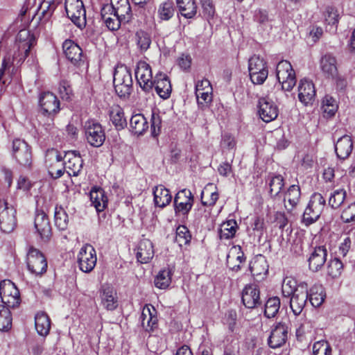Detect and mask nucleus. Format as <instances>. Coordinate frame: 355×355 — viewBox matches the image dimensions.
Here are the masks:
<instances>
[{"mask_svg":"<svg viewBox=\"0 0 355 355\" xmlns=\"http://www.w3.org/2000/svg\"><path fill=\"white\" fill-rule=\"evenodd\" d=\"M114 86L120 97L129 96L132 88V78L130 70L123 64L118 65L114 73Z\"/></svg>","mask_w":355,"mask_h":355,"instance_id":"nucleus-1","label":"nucleus"},{"mask_svg":"<svg viewBox=\"0 0 355 355\" xmlns=\"http://www.w3.org/2000/svg\"><path fill=\"white\" fill-rule=\"evenodd\" d=\"M12 157L22 167L30 168L32 166V149L24 139H15L12 141Z\"/></svg>","mask_w":355,"mask_h":355,"instance_id":"nucleus-2","label":"nucleus"},{"mask_svg":"<svg viewBox=\"0 0 355 355\" xmlns=\"http://www.w3.org/2000/svg\"><path fill=\"white\" fill-rule=\"evenodd\" d=\"M248 71L250 80L254 85H262L268 75L266 62L257 55L249 59Z\"/></svg>","mask_w":355,"mask_h":355,"instance_id":"nucleus-3","label":"nucleus"},{"mask_svg":"<svg viewBox=\"0 0 355 355\" xmlns=\"http://www.w3.org/2000/svg\"><path fill=\"white\" fill-rule=\"evenodd\" d=\"M17 211L5 200H0V230L5 233L12 232L17 226Z\"/></svg>","mask_w":355,"mask_h":355,"instance_id":"nucleus-4","label":"nucleus"},{"mask_svg":"<svg viewBox=\"0 0 355 355\" xmlns=\"http://www.w3.org/2000/svg\"><path fill=\"white\" fill-rule=\"evenodd\" d=\"M276 73L282 89L291 91L296 84L295 73L291 63L286 60L280 61L277 65Z\"/></svg>","mask_w":355,"mask_h":355,"instance_id":"nucleus-5","label":"nucleus"},{"mask_svg":"<svg viewBox=\"0 0 355 355\" xmlns=\"http://www.w3.org/2000/svg\"><path fill=\"white\" fill-rule=\"evenodd\" d=\"M26 263L28 270L36 276L45 273L48 266L44 255L33 247H31L28 251Z\"/></svg>","mask_w":355,"mask_h":355,"instance_id":"nucleus-6","label":"nucleus"},{"mask_svg":"<svg viewBox=\"0 0 355 355\" xmlns=\"http://www.w3.org/2000/svg\"><path fill=\"white\" fill-rule=\"evenodd\" d=\"M62 157L58 150L51 148L46 150L45 164L48 168L49 175L53 179L60 178L64 174V171H66L64 164L62 163Z\"/></svg>","mask_w":355,"mask_h":355,"instance_id":"nucleus-7","label":"nucleus"},{"mask_svg":"<svg viewBox=\"0 0 355 355\" xmlns=\"http://www.w3.org/2000/svg\"><path fill=\"white\" fill-rule=\"evenodd\" d=\"M0 297L2 302L8 307L15 308L19 304V291L10 280L1 282Z\"/></svg>","mask_w":355,"mask_h":355,"instance_id":"nucleus-8","label":"nucleus"},{"mask_svg":"<svg viewBox=\"0 0 355 355\" xmlns=\"http://www.w3.org/2000/svg\"><path fill=\"white\" fill-rule=\"evenodd\" d=\"M85 133L87 141L93 147L101 146L105 140L102 125L94 121H87L85 123Z\"/></svg>","mask_w":355,"mask_h":355,"instance_id":"nucleus-9","label":"nucleus"},{"mask_svg":"<svg viewBox=\"0 0 355 355\" xmlns=\"http://www.w3.org/2000/svg\"><path fill=\"white\" fill-rule=\"evenodd\" d=\"M135 77L137 83L145 92H150L153 90V75L150 66L145 61H139L135 69Z\"/></svg>","mask_w":355,"mask_h":355,"instance_id":"nucleus-10","label":"nucleus"},{"mask_svg":"<svg viewBox=\"0 0 355 355\" xmlns=\"http://www.w3.org/2000/svg\"><path fill=\"white\" fill-rule=\"evenodd\" d=\"M96 250L92 245H83L78 254V263L80 270L84 272H91L96 264Z\"/></svg>","mask_w":355,"mask_h":355,"instance_id":"nucleus-11","label":"nucleus"},{"mask_svg":"<svg viewBox=\"0 0 355 355\" xmlns=\"http://www.w3.org/2000/svg\"><path fill=\"white\" fill-rule=\"evenodd\" d=\"M18 51L14 54V59L23 62L29 55L31 49L35 44V40L33 35H31L26 30L20 31L17 35Z\"/></svg>","mask_w":355,"mask_h":355,"instance_id":"nucleus-12","label":"nucleus"},{"mask_svg":"<svg viewBox=\"0 0 355 355\" xmlns=\"http://www.w3.org/2000/svg\"><path fill=\"white\" fill-rule=\"evenodd\" d=\"M193 204V196L190 190L184 189L178 191L174 198V210L176 215H187Z\"/></svg>","mask_w":355,"mask_h":355,"instance_id":"nucleus-13","label":"nucleus"},{"mask_svg":"<svg viewBox=\"0 0 355 355\" xmlns=\"http://www.w3.org/2000/svg\"><path fill=\"white\" fill-rule=\"evenodd\" d=\"M34 227L40 239L47 242L50 240L52 232L48 216L43 210L37 209L34 219Z\"/></svg>","mask_w":355,"mask_h":355,"instance_id":"nucleus-14","label":"nucleus"},{"mask_svg":"<svg viewBox=\"0 0 355 355\" xmlns=\"http://www.w3.org/2000/svg\"><path fill=\"white\" fill-rule=\"evenodd\" d=\"M111 11L123 20V23H128L132 17V10L128 0H111V3L104 6V12Z\"/></svg>","mask_w":355,"mask_h":355,"instance_id":"nucleus-15","label":"nucleus"},{"mask_svg":"<svg viewBox=\"0 0 355 355\" xmlns=\"http://www.w3.org/2000/svg\"><path fill=\"white\" fill-rule=\"evenodd\" d=\"M290 307L295 315H300L304 309L308 300V285L306 282L299 284L297 293L289 298Z\"/></svg>","mask_w":355,"mask_h":355,"instance_id":"nucleus-16","label":"nucleus"},{"mask_svg":"<svg viewBox=\"0 0 355 355\" xmlns=\"http://www.w3.org/2000/svg\"><path fill=\"white\" fill-rule=\"evenodd\" d=\"M39 105L44 115H55L60 111V101L50 92H43L39 98Z\"/></svg>","mask_w":355,"mask_h":355,"instance_id":"nucleus-17","label":"nucleus"},{"mask_svg":"<svg viewBox=\"0 0 355 355\" xmlns=\"http://www.w3.org/2000/svg\"><path fill=\"white\" fill-rule=\"evenodd\" d=\"M64 165L69 175L78 176L83 165V160L79 153L76 150L68 151L64 157Z\"/></svg>","mask_w":355,"mask_h":355,"instance_id":"nucleus-18","label":"nucleus"},{"mask_svg":"<svg viewBox=\"0 0 355 355\" xmlns=\"http://www.w3.org/2000/svg\"><path fill=\"white\" fill-rule=\"evenodd\" d=\"M288 338V327L285 323L279 322L271 330L268 339L270 347L276 349L285 344Z\"/></svg>","mask_w":355,"mask_h":355,"instance_id":"nucleus-19","label":"nucleus"},{"mask_svg":"<svg viewBox=\"0 0 355 355\" xmlns=\"http://www.w3.org/2000/svg\"><path fill=\"white\" fill-rule=\"evenodd\" d=\"M241 300L247 309H255L261 304L260 291L257 285L248 284L242 291Z\"/></svg>","mask_w":355,"mask_h":355,"instance_id":"nucleus-20","label":"nucleus"},{"mask_svg":"<svg viewBox=\"0 0 355 355\" xmlns=\"http://www.w3.org/2000/svg\"><path fill=\"white\" fill-rule=\"evenodd\" d=\"M298 98L304 105H312L315 99V89L312 81L306 78L300 80L298 86Z\"/></svg>","mask_w":355,"mask_h":355,"instance_id":"nucleus-21","label":"nucleus"},{"mask_svg":"<svg viewBox=\"0 0 355 355\" xmlns=\"http://www.w3.org/2000/svg\"><path fill=\"white\" fill-rule=\"evenodd\" d=\"M327 250L324 246L314 248L308 259L309 268L313 272L321 270L327 261Z\"/></svg>","mask_w":355,"mask_h":355,"instance_id":"nucleus-22","label":"nucleus"},{"mask_svg":"<svg viewBox=\"0 0 355 355\" xmlns=\"http://www.w3.org/2000/svg\"><path fill=\"white\" fill-rule=\"evenodd\" d=\"M258 107L259 116L264 122L269 123L275 120L278 116L279 110L277 106L268 98H260Z\"/></svg>","mask_w":355,"mask_h":355,"instance_id":"nucleus-23","label":"nucleus"},{"mask_svg":"<svg viewBox=\"0 0 355 355\" xmlns=\"http://www.w3.org/2000/svg\"><path fill=\"white\" fill-rule=\"evenodd\" d=\"M63 52L66 58L76 66L84 63L82 49L71 40H66L62 44Z\"/></svg>","mask_w":355,"mask_h":355,"instance_id":"nucleus-24","label":"nucleus"},{"mask_svg":"<svg viewBox=\"0 0 355 355\" xmlns=\"http://www.w3.org/2000/svg\"><path fill=\"white\" fill-rule=\"evenodd\" d=\"M337 65L336 58L331 53H326L320 58V68L323 75L328 78L334 79L337 77Z\"/></svg>","mask_w":355,"mask_h":355,"instance_id":"nucleus-25","label":"nucleus"},{"mask_svg":"<svg viewBox=\"0 0 355 355\" xmlns=\"http://www.w3.org/2000/svg\"><path fill=\"white\" fill-rule=\"evenodd\" d=\"M156 93L163 99L168 98L171 93V85L168 76L163 73H157L153 80Z\"/></svg>","mask_w":355,"mask_h":355,"instance_id":"nucleus-26","label":"nucleus"},{"mask_svg":"<svg viewBox=\"0 0 355 355\" xmlns=\"http://www.w3.org/2000/svg\"><path fill=\"white\" fill-rule=\"evenodd\" d=\"M141 324L146 331H151L157 327V318L155 309L149 305H145L140 316Z\"/></svg>","mask_w":355,"mask_h":355,"instance_id":"nucleus-27","label":"nucleus"},{"mask_svg":"<svg viewBox=\"0 0 355 355\" xmlns=\"http://www.w3.org/2000/svg\"><path fill=\"white\" fill-rule=\"evenodd\" d=\"M101 304L108 311H113L118 306V297L115 289L109 285L103 286L101 291Z\"/></svg>","mask_w":355,"mask_h":355,"instance_id":"nucleus-28","label":"nucleus"},{"mask_svg":"<svg viewBox=\"0 0 355 355\" xmlns=\"http://www.w3.org/2000/svg\"><path fill=\"white\" fill-rule=\"evenodd\" d=\"M154 253L152 242L148 239H143L137 248L136 257L141 263H147L153 259Z\"/></svg>","mask_w":355,"mask_h":355,"instance_id":"nucleus-29","label":"nucleus"},{"mask_svg":"<svg viewBox=\"0 0 355 355\" xmlns=\"http://www.w3.org/2000/svg\"><path fill=\"white\" fill-rule=\"evenodd\" d=\"M153 194L156 207L164 208L171 202L172 196L170 191L162 184L155 186L153 189Z\"/></svg>","mask_w":355,"mask_h":355,"instance_id":"nucleus-30","label":"nucleus"},{"mask_svg":"<svg viewBox=\"0 0 355 355\" xmlns=\"http://www.w3.org/2000/svg\"><path fill=\"white\" fill-rule=\"evenodd\" d=\"M353 142L350 136L344 135L339 138L335 144V151L340 159H345L352 153Z\"/></svg>","mask_w":355,"mask_h":355,"instance_id":"nucleus-31","label":"nucleus"},{"mask_svg":"<svg viewBox=\"0 0 355 355\" xmlns=\"http://www.w3.org/2000/svg\"><path fill=\"white\" fill-rule=\"evenodd\" d=\"M245 261V257L240 246H233L227 256V264L234 271L241 269L240 263Z\"/></svg>","mask_w":355,"mask_h":355,"instance_id":"nucleus-32","label":"nucleus"},{"mask_svg":"<svg viewBox=\"0 0 355 355\" xmlns=\"http://www.w3.org/2000/svg\"><path fill=\"white\" fill-rule=\"evenodd\" d=\"M89 196L92 205L97 211H103L106 208L108 200L103 189L94 187L89 193Z\"/></svg>","mask_w":355,"mask_h":355,"instance_id":"nucleus-33","label":"nucleus"},{"mask_svg":"<svg viewBox=\"0 0 355 355\" xmlns=\"http://www.w3.org/2000/svg\"><path fill=\"white\" fill-rule=\"evenodd\" d=\"M35 329L39 335L46 337L51 329V320L44 312H38L35 317Z\"/></svg>","mask_w":355,"mask_h":355,"instance_id":"nucleus-34","label":"nucleus"},{"mask_svg":"<svg viewBox=\"0 0 355 355\" xmlns=\"http://www.w3.org/2000/svg\"><path fill=\"white\" fill-rule=\"evenodd\" d=\"M130 126L131 132L137 135H142L148 128L147 119L142 114L132 115Z\"/></svg>","mask_w":355,"mask_h":355,"instance_id":"nucleus-35","label":"nucleus"},{"mask_svg":"<svg viewBox=\"0 0 355 355\" xmlns=\"http://www.w3.org/2000/svg\"><path fill=\"white\" fill-rule=\"evenodd\" d=\"M101 15L105 25L112 31H117L121 24H125L123 23V20H121L119 17L111 11L104 12V6L101 9Z\"/></svg>","mask_w":355,"mask_h":355,"instance_id":"nucleus-36","label":"nucleus"},{"mask_svg":"<svg viewBox=\"0 0 355 355\" xmlns=\"http://www.w3.org/2000/svg\"><path fill=\"white\" fill-rule=\"evenodd\" d=\"M325 297L324 288L320 284L313 286L309 292L308 291V298L314 307L320 306L324 302Z\"/></svg>","mask_w":355,"mask_h":355,"instance_id":"nucleus-37","label":"nucleus"},{"mask_svg":"<svg viewBox=\"0 0 355 355\" xmlns=\"http://www.w3.org/2000/svg\"><path fill=\"white\" fill-rule=\"evenodd\" d=\"M180 14L187 19L193 18L197 13V6L194 0H176Z\"/></svg>","mask_w":355,"mask_h":355,"instance_id":"nucleus-38","label":"nucleus"},{"mask_svg":"<svg viewBox=\"0 0 355 355\" xmlns=\"http://www.w3.org/2000/svg\"><path fill=\"white\" fill-rule=\"evenodd\" d=\"M323 17L327 30L329 32L336 31L337 24L338 23L337 10L331 6H327L323 12Z\"/></svg>","mask_w":355,"mask_h":355,"instance_id":"nucleus-39","label":"nucleus"},{"mask_svg":"<svg viewBox=\"0 0 355 355\" xmlns=\"http://www.w3.org/2000/svg\"><path fill=\"white\" fill-rule=\"evenodd\" d=\"M110 117L112 124L117 130H123L127 126V121L124 116L123 110L121 107H112L110 112Z\"/></svg>","mask_w":355,"mask_h":355,"instance_id":"nucleus-40","label":"nucleus"},{"mask_svg":"<svg viewBox=\"0 0 355 355\" xmlns=\"http://www.w3.org/2000/svg\"><path fill=\"white\" fill-rule=\"evenodd\" d=\"M301 196V191L300 187L296 184L291 185L288 187L284 195V201L287 200L290 207H285L288 211H291L294 207L297 206L300 202Z\"/></svg>","mask_w":355,"mask_h":355,"instance_id":"nucleus-41","label":"nucleus"},{"mask_svg":"<svg viewBox=\"0 0 355 355\" xmlns=\"http://www.w3.org/2000/svg\"><path fill=\"white\" fill-rule=\"evenodd\" d=\"M173 273V270L170 268L160 270L155 278V286L160 289L167 288L171 283Z\"/></svg>","mask_w":355,"mask_h":355,"instance_id":"nucleus-42","label":"nucleus"},{"mask_svg":"<svg viewBox=\"0 0 355 355\" xmlns=\"http://www.w3.org/2000/svg\"><path fill=\"white\" fill-rule=\"evenodd\" d=\"M253 20L263 30L271 27L270 21L272 20L270 19L266 10L261 8L255 10L253 13Z\"/></svg>","mask_w":355,"mask_h":355,"instance_id":"nucleus-43","label":"nucleus"},{"mask_svg":"<svg viewBox=\"0 0 355 355\" xmlns=\"http://www.w3.org/2000/svg\"><path fill=\"white\" fill-rule=\"evenodd\" d=\"M237 228L238 225L235 220H228L221 225L220 238L221 239H230L233 238L235 236Z\"/></svg>","mask_w":355,"mask_h":355,"instance_id":"nucleus-44","label":"nucleus"},{"mask_svg":"<svg viewBox=\"0 0 355 355\" xmlns=\"http://www.w3.org/2000/svg\"><path fill=\"white\" fill-rule=\"evenodd\" d=\"M213 187L212 184H207L205 189L201 193V200L202 204L204 206L212 207L214 206L218 199V193L216 190L211 191L210 188Z\"/></svg>","mask_w":355,"mask_h":355,"instance_id":"nucleus-45","label":"nucleus"},{"mask_svg":"<svg viewBox=\"0 0 355 355\" xmlns=\"http://www.w3.org/2000/svg\"><path fill=\"white\" fill-rule=\"evenodd\" d=\"M54 220L55 226L60 230L67 228L69 217L65 210L61 206H55L54 212Z\"/></svg>","mask_w":355,"mask_h":355,"instance_id":"nucleus-46","label":"nucleus"},{"mask_svg":"<svg viewBox=\"0 0 355 355\" xmlns=\"http://www.w3.org/2000/svg\"><path fill=\"white\" fill-rule=\"evenodd\" d=\"M299 284L297 281L291 277H286L284 279L282 286V295L284 297L289 298L294 293H297Z\"/></svg>","mask_w":355,"mask_h":355,"instance_id":"nucleus-47","label":"nucleus"},{"mask_svg":"<svg viewBox=\"0 0 355 355\" xmlns=\"http://www.w3.org/2000/svg\"><path fill=\"white\" fill-rule=\"evenodd\" d=\"M280 307V300L278 297L269 298L265 304L264 315L268 318H274Z\"/></svg>","mask_w":355,"mask_h":355,"instance_id":"nucleus-48","label":"nucleus"},{"mask_svg":"<svg viewBox=\"0 0 355 355\" xmlns=\"http://www.w3.org/2000/svg\"><path fill=\"white\" fill-rule=\"evenodd\" d=\"M338 107L337 102L332 96L326 95L323 98L321 108L327 116H334L338 110Z\"/></svg>","mask_w":355,"mask_h":355,"instance_id":"nucleus-49","label":"nucleus"},{"mask_svg":"<svg viewBox=\"0 0 355 355\" xmlns=\"http://www.w3.org/2000/svg\"><path fill=\"white\" fill-rule=\"evenodd\" d=\"M12 67V62L10 58H4L0 69V82L3 85L9 84L11 81V72L10 69Z\"/></svg>","mask_w":355,"mask_h":355,"instance_id":"nucleus-50","label":"nucleus"},{"mask_svg":"<svg viewBox=\"0 0 355 355\" xmlns=\"http://www.w3.org/2000/svg\"><path fill=\"white\" fill-rule=\"evenodd\" d=\"M343 264L337 257L331 259L327 263V275L332 278L338 277L343 271Z\"/></svg>","mask_w":355,"mask_h":355,"instance_id":"nucleus-51","label":"nucleus"},{"mask_svg":"<svg viewBox=\"0 0 355 355\" xmlns=\"http://www.w3.org/2000/svg\"><path fill=\"white\" fill-rule=\"evenodd\" d=\"M10 307L0 305V330L7 331L12 325L11 313L9 310Z\"/></svg>","mask_w":355,"mask_h":355,"instance_id":"nucleus-52","label":"nucleus"},{"mask_svg":"<svg viewBox=\"0 0 355 355\" xmlns=\"http://www.w3.org/2000/svg\"><path fill=\"white\" fill-rule=\"evenodd\" d=\"M284 186V178L281 175L272 177L269 182L270 196L272 197H275L279 195Z\"/></svg>","mask_w":355,"mask_h":355,"instance_id":"nucleus-53","label":"nucleus"},{"mask_svg":"<svg viewBox=\"0 0 355 355\" xmlns=\"http://www.w3.org/2000/svg\"><path fill=\"white\" fill-rule=\"evenodd\" d=\"M320 214L321 212L317 213L315 209L308 205L304 211L302 223L306 226H309L315 223L319 218Z\"/></svg>","mask_w":355,"mask_h":355,"instance_id":"nucleus-54","label":"nucleus"},{"mask_svg":"<svg viewBox=\"0 0 355 355\" xmlns=\"http://www.w3.org/2000/svg\"><path fill=\"white\" fill-rule=\"evenodd\" d=\"M346 198V191L344 189L335 190L330 196L329 205L333 209L338 208L344 202Z\"/></svg>","mask_w":355,"mask_h":355,"instance_id":"nucleus-55","label":"nucleus"},{"mask_svg":"<svg viewBox=\"0 0 355 355\" xmlns=\"http://www.w3.org/2000/svg\"><path fill=\"white\" fill-rule=\"evenodd\" d=\"M174 13L173 3L171 1H165L160 4L158 9V15L161 19L168 20Z\"/></svg>","mask_w":355,"mask_h":355,"instance_id":"nucleus-56","label":"nucleus"},{"mask_svg":"<svg viewBox=\"0 0 355 355\" xmlns=\"http://www.w3.org/2000/svg\"><path fill=\"white\" fill-rule=\"evenodd\" d=\"M137 44L141 51H147L151 44L150 35L143 31H137L136 33Z\"/></svg>","mask_w":355,"mask_h":355,"instance_id":"nucleus-57","label":"nucleus"},{"mask_svg":"<svg viewBox=\"0 0 355 355\" xmlns=\"http://www.w3.org/2000/svg\"><path fill=\"white\" fill-rule=\"evenodd\" d=\"M191 238L189 231L186 226L180 225L177 228L175 241L180 246L188 244L190 242Z\"/></svg>","mask_w":355,"mask_h":355,"instance_id":"nucleus-58","label":"nucleus"},{"mask_svg":"<svg viewBox=\"0 0 355 355\" xmlns=\"http://www.w3.org/2000/svg\"><path fill=\"white\" fill-rule=\"evenodd\" d=\"M352 243L355 244V230H351L346 234V236L339 247V254L343 257H345Z\"/></svg>","mask_w":355,"mask_h":355,"instance_id":"nucleus-59","label":"nucleus"},{"mask_svg":"<svg viewBox=\"0 0 355 355\" xmlns=\"http://www.w3.org/2000/svg\"><path fill=\"white\" fill-rule=\"evenodd\" d=\"M68 17L78 28H83L86 25V12L85 7L74 12V14H70Z\"/></svg>","mask_w":355,"mask_h":355,"instance_id":"nucleus-60","label":"nucleus"},{"mask_svg":"<svg viewBox=\"0 0 355 355\" xmlns=\"http://www.w3.org/2000/svg\"><path fill=\"white\" fill-rule=\"evenodd\" d=\"M313 352L314 355H331V348L327 341L320 340L313 344Z\"/></svg>","mask_w":355,"mask_h":355,"instance_id":"nucleus-61","label":"nucleus"},{"mask_svg":"<svg viewBox=\"0 0 355 355\" xmlns=\"http://www.w3.org/2000/svg\"><path fill=\"white\" fill-rule=\"evenodd\" d=\"M325 199L324 197L319 193H314L310 198L309 205L312 207L313 208L316 209V212L322 211L324 205H325Z\"/></svg>","mask_w":355,"mask_h":355,"instance_id":"nucleus-62","label":"nucleus"},{"mask_svg":"<svg viewBox=\"0 0 355 355\" xmlns=\"http://www.w3.org/2000/svg\"><path fill=\"white\" fill-rule=\"evenodd\" d=\"M202 8L203 17L209 20L214 17L215 7L212 0H200Z\"/></svg>","mask_w":355,"mask_h":355,"instance_id":"nucleus-63","label":"nucleus"},{"mask_svg":"<svg viewBox=\"0 0 355 355\" xmlns=\"http://www.w3.org/2000/svg\"><path fill=\"white\" fill-rule=\"evenodd\" d=\"M56 8V4L52 0H44L40 5V10L44 18L50 17Z\"/></svg>","mask_w":355,"mask_h":355,"instance_id":"nucleus-64","label":"nucleus"}]
</instances>
